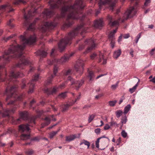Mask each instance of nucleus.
<instances>
[{
  "label": "nucleus",
  "mask_w": 155,
  "mask_h": 155,
  "mask_svg": "<svg viewBox=\"0 0 155 155\" xmlns=\"http://www.w3.org/2000/svg\"><path fill=\"white\" fill-rule=\"evenodd\" d=\"M53 117V115L50 116L48 117H46L45 118V120L46 121V122L43 123L41 124V127H44L45 126L48 125L51 122V118H52Z\"/></svg>",
  "instance_id": "nucleus-17"
},
{
  "label": "nucleus",
  "mask_w": 155,
  "mask_h": 155,
  "mask_svg": "<svg viewBox=\"0 0 155 155\" xmlns=\"http://www.w3.org/2000/svg\"><path fill=\"white\" fill-rule=\"evenodd\" d=\"M71 70L70 69H68L64 74L65 75H69L71 73Z\"/></svg>",
  "instance_id": "nucleus-58"
},
{
  "label": "nucleus",
  "mask_w": 155,
  "mask_h": 155,
  "mask_svg": "<svg viewBox=\"0 0 155 155\" xmlns=\"http://www.w3.org/2000/svg\"><path fill=\"white\" fill-rule=\"evenodd\" d=\"M35 23V21L33 23L30 25L28 28V29L31 31H33L34 28V24Z\"/></svg>",
  "instance_id": "nucleus-39"
},
{
  "label": "nucleus",
  "mask_w": 155,
  "mask_h": 155,
  "mask_svg": "<svg viewBox=\"0 0 155 155\" xmlns=\"http://www.w3.org/2000/svg\"><path fill=\"white\" fill-rule=\"evenodd\" d=\"M19 115L20 117V118L17 119V122H18L20 121L21 119L24 120H26L28 119V114L27 112L26 111L20 112L19 113Z\"/></svg>",
  "instance_id": "nucleus-13"
},
{
  "label": "nucleus",
  "mask_w": 155,
  "mask_h": 155,
  "mask_svg": "<svg viewBox=\"0 0 155 155\" xmlns=\"http://www.w3.org/2000/svg\"><path fill=\"white\" fill-rule=\"evenodd\" d=\"M150 2L151 0H145V2L144 3V6L146 7L147 6Z\"/></svg>",
  "instance_id": "nucleus-52"
},
{
  "label": "nucleus",
  "mask_w": 155,
  "mask_h": 155,
  "mask_svg": "<svg viewBox=\"0 0 155 155\" xmlns=\"http://www.w3.org/2000/svg\"><path fill=\"white\" fill-rule=\"evenodd\" d=\"M13 19H12L10 20L9 21H8L7 23V25H9L12 27H13L14 25H12V24H11V23L13 21Z\"/></svg>",
  "instance_id": "nucleus-53"
},
{
  "label": "nucleus",
  "mask_w": 155,
  "mask_h": 155,
  "mask_svg": "<svg viewBox=\"0 0 155 155\" xmlns=\"http://www.w3.org/2000/svg\"><path fill=\"white\" fill-rule=\"evenodd\" d=\"M77 138V136L76 135H70L69 136H66V141L68 142L74 140Z\"/></svg>",
  "instance_id": "nucleus-23"
},
{
  "label": "nucleus",
  "mask_w": 155,
  "mask_h": 155,
  "mask_svg": "<svg viewBox=\"0 0 155 155\" xmlns=\"http://www.w3.org/2000/svg\"><path fill=\"white\" fill-rule=\"evenodd\" d=\"M36 10H35L32 12V11H30L28 12V15H26L25 14H24V18L27 21H28V19H30V18L32 16L34 15V14L36 12Z\"/></svg>",
  "instance_id": "nucleus-18"
},
{
  "label": "nucleus",
  "mask_w": 155,
  "mask_h": 155,
  "mask_svg": "<svg viewBox=\"0 0 155 155\" xmlns=\"http://www.w3.org/2000/svg\"><path fill=\"white\" fill-rule=\"evenodd\" d=\"M40 137H35L31 139V141H38L40 140Z\"/></svg>",
  "instance_id": "nucleus-49"
},
{
  "label": "nucleus",
  "mask_w": 155,
  "mask_h": 155,
  "mask_svg": "<svg viewBox=\"0 0 155 155\" xmlns=\"http://www.w3.org/2000/svg\"><path fill=\"white\" fill-rule=\"evenodd\" d=\"M21 140H27L30 138V134H23L21 135Z\"/></svg>",
  "instance_id": "nucleus-28"
},
{
  "label": "nucleus",
  "mask_w": 155,
  "mask_h": 155,
  "mask_svg": "<svg viewBox=\"0 0 155 155\" xmlns=\"http://www.w3.org/2000/svg\"><path fill=\"white\" fill-rule=\"evenodd\" d=\"M118 82H117L115 84H113L111 86V88L113 90H115L117 87L118 85Z\"/></svg>",
  "instance_id": "nucleus-46"
},
{
  "label": "nucleus",
  "mask_w": 155,
  "mask_h": 155,
  "mask_svg": "<svg viewBox=\"0 0 155 155\" xmlns=\"http://www.w3.org/2000/svg\"><path fill=\"white\" fill-rule=\"evenodd\" d=\"M34 153V151L32 150H29L26 151L25 153L28 155H31Z\"/></svg>",
  "instance_id": "nucleus-44"
},
{
  "label": "nucleus",
  "mask_w": 155,
  "mask_h": 155,
  "mask_svg": "<svg viewBox=\"0 0 155 155\" xmlns=\"http://www.w3.org/2000/svg\"><path fill=\"white\" fill-rule=\"evenodd\" d=\"M30 129L28 124L26 125H21L19 127V131L24 132L25 131H28Z\"/></svg>",
  "instance_id": "nucleus-16"
},
{
  "label": "nucleus",
  "mask_w": 155,
  "mask_h": 155,
  "mask_svg": "<svg viewBox=\"0 0 155 155\" xmlns=\"http://www.w3.org/2000/svg\"><path fill=\"white\" fill-rule=\"evenodd\" d=\"M110 126H116L117 127H118V125L117 124V123L116 122H114V121H111L110 123Z\"/></svg>",
  "instance_id": "nucleus-47"
},
{
  "label": "nucleus",
  "mask_w": 155,
  "mask_h": 155,
  "mask_svg": "<svg viewBox=\"0 0 155 155\" xmlns=\"http://www.w3.org/2000/svg\"><path fill=\"white\" fill-rule=\"evenodd\" d=\"M26 2L24 0H15L14 2V4L17 5L20 4L21 3L23 4L26 3Z\"/></svg>",
  "instance_id": "nucleus-35"
},
{
  "label": "nucleus",
  "mask_w": 155,
  "mask_h": 155,
  "mask_svg": "<svg viewBox=\"0 0 155 155\" xmlns=\"http://www.w3.org/2000/svg\"><path fill=\"white\" fill-rule=\"evenodd\" d=\"M94 73L92 71H90L89 72L88 77L90 78V80L91 81L92 78L94 77Z\"/></svg>",
  "instance_id": "nucleus-40"
},
{
  "label": "nucleus",
  "mask_w": 155,
  "mask_h": 155,
  "mask_svg": "<svg viewBox=\"0 0 155 155\" xmlns=\"http://www.w3.org/2000/svg\"><path fill=\"white\" fill-rule=\"evenodd\" d=\"M137 12V9L134 7H130L124 13V20H127L129 18L133 17Z\"/></svg>",
  "instance_id": "nucleus-5"
},
{
  "label": "nucleus",
  "mask_w": 155,
  "mask_h": 155,
  "mask_svg": "<svg viewBox=\"0 0 155 155\" xmlns=\"http://www.w3.org/2000/svg\"><path fill=\"white\" fill-rule=\"evenodd\" d=\"M123 113V112L122 111L120 110L116 111L115 113L117 117H119L120 116L122 115Z\"/></svg>",
  "instance_id": "nucleus-37"
},
{
  "label": "nucleus",
  "mask_w": 155,
  "mask_h": 155,
  "mask_svg": "<svg viewBox=\"0 0 155 155\" xmlns=\"http://www.w3.org/2000/svg\"><path fill=\"white\" fill-rule=\"evenodd\" d=\"M83 144H84L85 145H87V148L88 149L89 148L90 145V143L89 142L85 140L84 139L82 140L81 142L80 143V145H81Z\"/></svg>",
  "instance_id": "nucleus-30"
},
{
  "label": "nucleus",
  "mask_w": 155,
  "mask_h": 155,
  "mask_svg": "<svg viewBox=\"0 0 155 155\" xmlns=\"http://www.w3.org/2000/svg\"><path fill=\"white\" fill-rule=\"evenodd\" d=\"M107 73H106V74H101L99 75H98V76H97V78H96V79H97L98 78H99L102 77V76H104V75H107Z\"/></svg>",
  "instance_id": "nucleus-62"
},
{
  "label": "nucleus",
  "mask_w": 155,
  "mask_h": 155,
  "mask_svg": "<svg viewBox=\"0 0 155 155\" xmlns=\"http://www.w3.org/2000/svg\"><path fill=\"white\" fill-rule=\"evenodd\" d=\"M54 77V75H52L51 77H50L46 82V84H48L51 83V79Z\"/></svg>",
  "instance_id": "nucleus-50"
},
{
  "label": "nucleus",
  "mask_w": 155,
  "mask_h": 155,
  "mask_svg": "<svg viewBox=\"0 0 155 155\" xmlns=\"http://www.w3.org/2000/svg\"><path fill=\"white\" fill-rule=\"evenodd\" d=\"M121 51L120 50H118L115 51L114 54V58H117L121 54Z\"/></svg>",
  "instance_id": "nucleus-29"
},
{
  "label": "nucleus",
  "mask_w": 155,
  "mask_h": 155,
  "mask_svg": "<svg viewBox=\"0 0 155 155\" xmlns=\"http://www.w3.org/2000/svg\"><path fill=\"white\" fill-rule=\"evenodd\" d=\"M99 62H102V64H106L107 61L106 59L104 57L103 54L102 53H100L99 54Z\"/></svg>",
  "instance_id": "nucleus-19"
},
{
  "label": "nucleus",
  "mask_w": 155,
  "mask_h": 155,
  "mask_svg": "<svg viewBox=\"0 0 155 155\" xmlns=\"http://www.w3.org/2000/svg\"><path fill=\"white\" fill-rule=\"evenodd\" d=\"M73 105V104L72 103L70 104H66L65 105H64L62 107V111H65L67 110L68 109L69 107L72 106Z\"/></svg>",
  "instance_id": "nucleus-31"
},
{
  "label": "nucleus",
  "mask_w": 155,
  "mask_h": 155,
  "mask_svg": "<svg viewBox=\"0 0 155 155\" xmlns=\"http://www.w3.org/2000/svg\"><path fill=\"white\" fill-rule=\"evenodd\" d=\"M131 107V105L130 104L127 105L124 108V113L125 114H127L130 110Z\"/></svg>",
  "instance_id": "nucleus-32"
},
{
  "label": "nucleus",
  "mask_w": 155,
  "mask_h": 155,
  "mask_svg": "<svg viewBox=\"0 0 155 155\" xmlns=\"http://www.w3.org/2000/svg\"><path fill=\"white\" fill-rule=\"evenodd\" d=\"M84 65V62L81 59H78L77 61L74 66V69L75 71L80 75L83 72Z\"/></svg>",
  "instance_id": "nucleus-6"
},
{
  "label": "nucleus",
  "mask_w": 155,
  "mask_h": 155,
  "mask_svg": "<svg viewBox=\"0 0 155 155\" xmlns=\"http://www.w3.org/2000/svg\"><path fill=\"white\" fill-rule=\"evenodd\" d=\"M107 19L108 21V25L111 26H114L118 25V21H113V19L112 16L108 15L107 17Z\"/></svg>",
  "instance_id": "nucleus-12"
},
{
  "label": "nucleus",
  "mask_w": 155,
  "mask_h": 155,
  "mask_svg": "<svg viewBox=\"0 0 155 155\" xmlns=\"http://www.w3.org/2000/svg\"><path fill=\"white\" fill-rule=\"evenodd\" d=\"M117 102V101L116 100L114 101H110L108 102L109 105L111 107H113L115 106Z\"/></svg>",
  "instance_id": "nucleus-38"
},
{
  "label": "nucleus",
  "mask_w": 155,
  "mask_h": 155,
  "mask_svg": "<svg viewBox=\"0 0 155 155\" xmlns=\"http://www.w3.org/2000/svg\"><path fill=\"white\" fill-rule=\"evenodd\" d=\"M117 2L116 0H100L98 4L100 8H101L102 5H107L108 8L112 11Z\"/></svg>",
  "instance_id": "nucleus-4"
},
{
  "label": "nucleus",
  "mask_w": 155,
  "mask_h": 155,
  "mask_svg": "<svg viewBox=\"0 0 155 155\" xmlns=\"http://www.w3.org/2000/svg\"><path fill=\"white\" fill-rule=\"evenodd\" d=\"M39 75L35 74L32 80L29 83V91H28L29 93H31L33 92L34 89L35 87V83L34 82L38 80L39 78Z\"/></svg>",
  "instance_id": "nucleus-7"
},
{
  "label": "nucleus",
  "mask_w": 155,
  "mask_h": 155,
  "mask_svg": "<svg viewBox=\"0 0 155 155\" xmlns=\"http://www.w3.org/2000/svg\"><path fill=\"white\" fill-rule=\"evenodd\" d=\"M73 23V21L71 22L70 21H68V23H66L65 24V26L67 27H69L71 25H72Z\"/></svg>",
  "instance_id": "nucleus-57"
},
{
  "label": "nucleus",
  "mask_w": 155,
  "mask_h": 155,
  "mask_svg": "<svg viewBox=\"0 0 155 155\" xmlns=\"http://www.w3.org/2000/svg\"><path fill=\"white\" fill-rule=\"evenodd\" d=\"M117 29L114 30L113 31L110 32L108 35V38L109 41H110V45L111 47L113 48L114 46L115 38L114 35L117 31Z\"/></svg>",
  "instance_id": "nucleus-9"
},
{
  "label": "nucleus",
  "mask_w": 155,
  "mask_h": 155,
  "mask_svg": "<svg viewBox=\"0 0 155 155\" xmlns=\"http://www.w3.org/2000/svg\"><path fill=\"white\" fill-rule=\"evenodd\" d=\"M29 63L28 61L25 59V58L23 59L21 61V63L23 64L26 65L27 64H28Z\"/></svg>",
  "instance_id": "nucleus-45"
},
{
  "label": "nucleus",
  "mask_w": 155,
  "mask_h": 155,
  "mask_svg": "<svg viewBox=\"0 0 155 155\" xmlns=\"http://www.w3.org/2000/svg\"><path fill=\"white\" fill-rule=\"evenodd\" d=\"M57 24L54 22H47L44 24V26L45 27H55L56 26Z\"/></svg>",
  "instance_id": "nucleus-21"
},
{
  "label": "nucleus",
  "mask_w": 155,
  "mask_h": 155,
  "mask_svg": "<svg viewBox=\"0 0 155 155\" xmlns=\"http://www.w3.org/2000/svg\"><path fill=\"white\" fill-rule=\"evenodd\" d=\"M110 128V126L107 124H106L104 127V129L105 130H108Z\"/></svg>",
  "instance_id": "nucleus-60"
},
{
  "label": "nucleus",
  "mask_w": 155,
  "mask_h": 155,
  "mask_svg": "<svg viewBox=\"0 0 155 155\" xmlns=\"http://www.w3.org/2000/svg\"><path fill=\"white\" fill-rule=\"evenodd\" d=\"M139 82V79L138 82L137 83V84L132 88H130L129 89V91L131 93H132L134 92L136 89L138 85V83Z\"/></svg>",
  "instance_id": "nucleus-33"
},
{
  "label": "nucleus",
  "mask_w": 155,
  "mask_h": 155,
  "mask_svg": "<svg viewBox=\"0 0 155 155\" xmlns=\"http://www.w3.org/2000/svg\"><path fill=\"white\" fill-rule=\"evenodd\" d=\"M19 72H18L16 74H15V73L12 72L10 74V77L11 78H18V77H21L22 76V75H21L19 74Z\"/></svg>",
  "instance_id": "nucleus-26"
},
{
  "label": "nucleus",
  "mask_w": 155,
  "mask_h": 155,
  "mask_svg": "<svg viewBox=\"0 0 155 155\" xmlns=\"http://www.w3.org/2000/svg\"><path fill=\"white\" fill-rule=\"evenodd\" d=\"M16 87L15 86H13L11 87L9 91L6 90V92L8 94H10L8 95L6 99V101H8L10 98H12L15 97L14 96V93L16 91Z\"/></svg>",
  "instance_id": "nucleus-10"
},
{
  "label": "nucleus",
  "mask_w": 155,
  "mask_h": 155,
  "mask_svg": "<svg viewBox=\"0 0 155 155\" xmlns=\"http://www.w3.org/2000/svg\"><path fill=\"white\" fill-rule=\"evenodd\" d=\"M103 21L102 19H100L95 21L94 22V26L96 27H101L103 25Z\"/></svg>",
  "instance_id": "nucleus-20"
},
{
  "label": "nucleus",
  "mask_w": 155,
  "mask_h": 155,
  "mask_svg": "<svg viewBox=\"0 0 155 155\" xmlns=\"http://www.w3.org/2000/svg\"><path fill=\"white\" fill-rule=\"evenodd\" d=\"M127 121V117L126 116H125L124 117H123L121 119V123L122 124V125H123V124H124L126 123Z\"/></svg>",
  "instance_id": "nucleus-43"
},
{
  "label": "nucleus",
  "mask_w": 155,
  "mask_h": 155,
  "mask_svg": "<svg viewBox=\"0 0 155 155\" xmlns=\"http://www.w3.org/2000/svg\"><path fill=\"white\" fill-rule=\"evenodd\" d=\"M121 134L122 136L124 137L125 138L127 135V133L124 130H123L121 133Z\"/></svg>",
  "instance_id": "nucleus-48"
},
{
  "label": "nucleus",
  "mask_w": 155,
  "mask_h": 155,
  "mask_svg": "<svg viewBox=\"0 0 155 155\" xmlns=\"http://www.w3.org/2000/svg\"><path fill=\"white\" fill-rule=\"evenodd\" d=\"M58 91V88L56 87H54L51 91H49L48 89L47 90V92L48 94H53L55 93L56 92Z\"/></svg>",
  "instance_id": "nucleus-27"
},
{
  "label": "nucleus",
  "mask_w": 155,
  "mask_h": 155,
  "mask_svg": "<svg viewBox=\"0 0 155 155\" xmlns=\"http://www.w3.org/2000/svg\"><path fill=\"white\" fill-rule=\"evenodd\" d=\"M37 54L42 57H45L47 56V53L44 51L39 50L37 52Z\"/></svg>",
  "instance_id": "nucleus-24"
},
{
  "label": "nucleus",
  "mask_w": 155,
  "mask_h": 155,
  "mask_svg": "<svg viewBox=\"0 0 155 155\" xmlns=\"http://www.w3.org/2000/svg\"><path fill=\"white\" fill-rule=\"evenodd\" d=\"M16 109L15 108H14L12 110L8 109H5L3 110V112L2 113L0 111V115H1L3 117H5L8 116L9 114L11 113H14Z\"/></svg>",
  "instance_id": "nucleus-15"
},
{
  "label": "nucleus",
  "mask_w": 155,
  "mask_h": 155,
  "mask_svg": "<svg viewBox=\"0 0 155 155\" xmlns=\"http://www.w3.org/2000/svg\"><path fill=\"white\" fill-rule=\"evenodd\" d=\"M68 81H70L71 83V84H75L76 87V89L77 90L84 84V81L82 80L80 81H74L71 77H69L68 78Z\"/></svg>",
  "instance_id": "nucleus-8"
},
{
  "label": "nucleus",
  "mask_w": 155,
  "mask_h": 155,
  "mask_svg": "<svg viewBox=\"0 0 155 155\" xmlns=\"http://www.w3.org/2000/svg\"><path fill=\"white\" fill-rule=\"evenodd\" d=\"M15 36V35H12L8 37L7 38H3V39L4 40H5V41H6L8 40L13 38Z\"/></svg>",
  "instance_id": "nucleus-42"
},
{
  "label": "nucleus",
  "mask_w": 155,
  "mask_h": 155,
  "mask_svg": "<svg viewBox=\"0 0 155 155\" xmlns=\"http://www.w3.org/2000/svg\"><path fill=\"white\" fill-rule=\"evenodd\" d=\"M84 43L85 44L88 43L89 45H91V47L88 48L86 51V52H88L90 51H91L96 46L94 42L92 39L87 40L85 41Z\"/></svg>",
  "instance_id": "nucleus-11"
},
{
  "label": "nucleus",
  "mask_w": 155,
  "mask_h": 155,
  "mask_svg": "<svg viewBox=\"0 0 155 155\" xmlns=\"http://www.w3.org/2000/svg\"><path fill=\"white\" fill-rule=\"evenodd\" d=\"M97 54H96L95 53H94L91 55L90 57L91 59H94L95 58Z\"/></svg>",
  "instance_id": "nucleus-59"
},
{
  "label": "nucleus",
  "mask_w": 155,
  "mask_h": 155,
  "mask_svg": "<svg viewBox=\"0 0 155 155\" xmlns=\"http://www.w3.org/2000/svg\"><path fill=\"white\" fill-rule=\"evenodd\" d=\"M20 39L22 41V45H13L9 48L2 56L0 57L9 61V58H18L22 54V51L27 44L31 45L36 41V37L35 35L30 36L28 39H26L23 35L20 36Z\"/></svg>",
  "instance_id": "nucleus-2"
},
{
  "label": "nucleus",
  "mask_w": 155,
  "mask_h": 155,
  "mask_svg": "<svg viewBox=\"0 0 155 155\" xmlns=\"http://www.w3.org/2000/svg\"><path fill=\"white\" fill-rule=\"evenodd\" d=\"M10 6L9 4H6L0 6V10H4L8 9H10Z\"/></svg>",
  "instance_id": "nucleus-25"
},
{
  "label": "nucleus",
  "mask_w": 155,
  "mask_h": 155,
  "mask_svg": "<svg viewBox=\"0 0 155 155\" xmlns=\"http://www.w3.org/2000/svg\"><path fill=\"white\" fill-rule=\"evenodd\" d=\"M66 92H65L59 94L58 95V97L60 98H64L66 97Z\"/></svg>",
  "instance_id": "nucleus-41"
},
{
  "label": "nucleus",
  "mask_w": 155,
  "mask_h": 155,
  "mask_svg": "<svg viewBox=\"0 0 155 155\" xmlns=\"http://www.w3.org/2000/svg\"><path fill=\"white\" fill-rule=\"evenodd\" d=\"M58 71V67L56 66H55L54 68V73L55 75L57 72Z\"/></svg>",
  "instance_id": "nucleus-56"
},
{
  "label": "nucleus",
  "mask_w": 155,
  "mask_h": 155,
  "mask_svg": "<svg viewBox=\"0 0 155 155\" xmlns=\"http://www.w3.org/2000/svg\"><path fill=\"white\" fill-rule=\"evenodd\" d=\"M81 94H79V95L77 97L75 101L72 104H73L77 101L79 100L81 98Z\"/></svg>",
  "instance_id": "nucleus-61"
},
{
  "label": "nucleus",
  "mask_w": 155,
  "mask_h": 155,
  "mask_svg": "<svg viewBox=\"0 0 155 155\" xmlns=\"http://www.w3.org/2000/svg\"><path fill=\"white\" fill-rule=\"evenodd\" d=\"M59 130L56 131H53L51 132L49 134V137L50 138H52L53 137L56 135V134L58 132Z\"/></svg>",
  "instance_id": "nucleus-36"
},
{
  "label": "nucleus",
  "mask_w": 155,
  "mask_h": 155,
  "mask_svg": "<svg viewBox=\"0 0 155 155\" xmlns=\"http://www.w3.org/2000/svg\"><path fill=\"white\" fill-rule=\"evenodd\" d=\"M94 132L97 134H99L101 132V129L99 128H97L95 130Z\"/></svg>",
  "instance_id": "nucleus-55"
},
{
  "label": "nucleus",
  "mask_w": 155,
  "mask_h": 155,
  "mask_svg": "<svg viewBox=\"0 0 155 155\" xmlns=\"http://www.w3.org/2000/svg\"><path fill=\"white\" fill-rule=\"evenodd\" d=\"M73 54V53H72L71 54L69 55H64V56L61 58L60 59L58 60V61L61 64L64 63L68 61L70 57L72 56Z\"/></svg>",
  "instance_id": "nucleus-14"
},
{
  "label": "nucleus",
  "mask_w": 155,
  "mask_h": 155,
  "mask_svg": "<svg viewBox=\"0 0 155 155\" xmlns=\"http://www.w3.org/2000/svg\"><path fill=\"white\" fill-rule=\"evenodd\" d=\"M141 33H140L137 36V37H136L137 38H136V43H137L139 39L141 37Z\"/></svg>",
  "instance_id": "nucleus-54"
},
{
  "label": "nucleus",
  "mask_w": 155,
  "mask_h": 155,
  "mask_svg": "<svg viewBox=\"0 0 155 155\" xmlns=\"http://www.w3.org/2000/svg\"><path fill=\"white\" fill-rule=\"evenodd\" d=\"M130 37V35L129 34H126L123 37L124 38H127Z\"/></svg>",
  "instance_id": "nucleus-63"
},
{
  "label": "nucleus",
  "mask_w": 155,
  "mask_h": 155,
  "mask_svg": "<svg viewBox=\"0 0 155 155\" xmlns=\"http://www.w3.org/2000/svg\"><path fill=\"white\" fill-rule=\"evenodd\" d=\"M95 114H92L90 115L88 118V122L89 123H91L94 119L95 117Z\"/></svg>",
  "instance_id": "nucleus-34"
},
{
  "label": "nucleus",
  "mask_w": 155,
  "mask_h": 155,
  "mask_svg": "<svg viewBox=\"0 0 155 155\" xmlns=\"http://www.w3.org/2000/svg\"><path fill=\"white\" fill-rule=\"evenodd\" d=\"M53 13L51 11H50L48 9L46 10L43 13V14L44 15V16H46L47 17H50L51 15H53Z\"/></svg>",
  "instance_id": "nucleus-22"
},
{
  "label": "nucleus",
  "mask_w": 155,
  "mask_h": 155,
  "mask_svg": "<svg viewBox=\"0 0 155 155\" xmlns=\"http://www.w3.org/2000/svg\"><path fill=\"white\" fill-rule=\"evenodd\" d=\"M101 138V137H100V138H98L97 139V140H96V141L95 144H96V147L97 148H98L99 147V140Z\"/></svg>",
  "instance_id": "nucleus-51"
},
{
  "label": "nucleus",
  "mask_w": 155,
  "mask_h": 155,
  "mask_svg": "<svg viewBox=\"0 0 155 155\" xmlns=\"http://www.w3.org/2000/svg\"><path fill=\"white\" fill-rule=\"evenodd\" d=\"M83 27V25L78 26L74 30L70 32L64 39L61 40L58 44L59 48L61 51H62L65 48L66 45L70 44V40L74 38Z\"/></svg>",
  "instance_id": "nucleus-3"
},
{
  "label": "nucleus",
  "mask_w": 155,
  "mask_h": 155,
  "mask_svg": "<svg viewBox=\"0 0 155 155\" xmlns=\"http://www.w3.org/2000/svg\"><path fill=\"white\" fill-rule=\"evenodd\" d=\"M50 5V8L51 9L58 8L62 6L61 10V15L62 17L67 15V20L69 19H78L80 18L82 20V18H80L81 13L80 10L83 8L84 5L82 0H77L73 6H66L63 0H51L49 2Z\"/></svg>",
  "instance_id": "nucleus-1"
},
{
  "label": "nucleus",
  "mask_w": 155,
  "mask_h": 155,
  "mask_svg": "<svg viewBox=\"0 0 155 155\" xmlns=\"http://www.w3.org/2000/svg\"><path fill=\"white\" fill-rule=\"evenodd\" d=\"M131 51L130 53V54L131 55L132 57H133L134 56L133 54L134 51L133 49H130Z\"/></svg>",
  "instance_id": "nucleus-64"
}]
</instances>
